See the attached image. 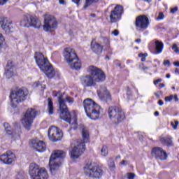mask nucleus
<instances>
[{"label":"nucleus","instance_id":"nucleus-61","mask_svg":"<svg viewBox=\"0 0 179 179\" xmlns=\"http://www.w3.org/2000/svg\"><path fill=\"white\" fill-rule=\"evenodd\" d=\"M141 39H137L136 40V43H141Z\"/></svg>","mask_w":179,"mask_h":179},{"label":"nucleus","instance_id":"nucleus-22","mask_svg":"<svg viewBox=\"0 0 179 179\" xmlns=\"http://www.w3.org/2000/svg\"><path fill=\"white\" fill-rule=\"evenodd\" d=\"M31 146L37 150V152H45L47 147L45 146V143L43 141L38 140H31Z\"/></svg>","mask_w":179,"mask_h":179},{"label":"nucleus","instance_id":"nucleus-4","mask_svg":"<svg viewBox=\"0 0 179 179\" xmlns=\"http://www.w3.org/2000/svg\"><path fill=\"white\" fill-rule=\"evenodd\" d=\"M82 135L83 141H78L77 144L70 152L71 157L73 160H75V159H78L80 156H82V154L85 152V143H87V142H89V130H87L86 127L83 128Z\"/></svg>","mask_w":179,"mask_h":179},{"label":"nucleus","instance_id":"nucleus-13","mask_svg":"<svg viewBox=\"0 0 179 179\" xmlns=\"http://www.w3.org/2000/svg\"><path fill=\"white\" fill-rule=\"evenodd\" d=\"M48 135L50 141H52V142H58V141H61L62 136H64L62 131L55 126H51L49 128Z\"/></svg>","mask_w":179,"mask_h":179},{"label":"nucleus","instance_id":"nucleus-23","mask_svg":"<svg viewBox=\"0 0 179 179\" xmlns=\"http://www.w3.org/2000/svg\"><path fill=\"white\" fill-rule=\"evenodd\" d=\"M42 72H44V73L49 78V79H52L54 76H55V70H54V68L50 64V62L43 66V69H41Z\"/></svg>","mask_w":179,"mask_h":179},{"label":"nucleus","instance_id":"nucleus-8","mask_svg":"<svg viewBox=\"0 0 179 179\" xmlns=\"http://www.w3.org/2000/svg\"><path fill=\"white\" fill-rule=\"evenodd\" d=\"M83 170L85 176L91 178H100L103 176V169L101 167L93 163H87L84 166Z\"/></svg>","mask_w":179,"mask_h":179},{"label":"nucleus","instance_id":"nucleus-58","mask_svg":"<svg viewBox=\"0 0 179 179\" xmlns=\"http://www.w3.org/2000/svg\"><path fill=\"white\" fill-rule=\"evenodd\" d=\"M171 76L170 74H166V78H167V79H170Z\"/></svg>","mask_w":179,"mask_h":179},{"label":"nucleus","instance_id":"nucleus-40","mask_svg":"<svg viewBox=\"0 0 179 179\" xmlns=\"http://www.w3.org/2000/svg\"><path fill=\"white\" fill-rule=\"evenodd\" d=\"M139 69L141 71H148V69H149V67L143 65V64H141L139 65Z\"/></svg>","mask_w":179,"mask_h":179},{"label":"nucleus","instance_id":"nucleus-57","mask_svg":"<svg viewBox=\"0 0 179 179\" xmlns=\"http://www.w3.org/2000/svg\"><path fill=\"white\" fill-rule=\"evenodd\" d=\"M155 96L157 97V99H160V95L157 93H155Z\"/></svg>","mask_w":179,"mask_h":179},{"label":"nucleus","instance_id":"nucleus-50","mask_svg":"<svg viewBox=\"0 0 179 179\" xmlns=\"http://www.w3.org/2000/svg\"><path fill=\"white\" fill-rule=\"evenodd\" d=\"M80 1V0H72V2L76 3V5H77L78 6H79V2Z\"/></svg>","mask_w":179,"mask_h":179},{"label":"nucleus","instance_id":"nucleus-56","mask_svg":"<svg viewBox=\"0 0 179 179\" xmlns=\"http://www.w3.org/2000/svg\"><path fill=\"white\" fill-rule=\"evenodd\" d=\"M159 87H164V86H166L164 83H160L159 85Z\"/></svg>","mask_w":179,"mask_h":179},{"label":"nucleus","instance_id":"nucleus-2","mask_svg":"<svg viewBox=\"0 0 179 179\" xmlns=\"http://www.w3.org/2000/svg\"><path fill=\"white\" fill-rule=\"evenodd\" d=\"M66 101L68 103H73V99L71 96H66V97L64 95H59L58 97L59 108V118L68 122L69 124H72V125H77L78 119L76 118V113H73V115H71V113L68 110V106H66Z\"/></svg>","mask_w":179,"mask_h":179},{"label":"nucleus","instance_id":"nucleus-60","mask_svg":"<svg viewBox=\"0 0 179 179\" xmlns=\"http://www.w3.org/2000/svg\"><path fill=\"white\" fill-rule=\"evenodd\" d=\"M155 115L156 117H157V116L159 115V113H158L157 111H156V112L155 113Z\"/></svg>","mask_w":179,"mask_h":179},{"label":"nucleus","instance_id":"nucleus-46","mask_svg":"<svg viewBox=\"0 0 179 179\" xmlns=\"http://www.w3.org/2000/svg\"><path fill=\"white\" fill-rule=\"evenodd\" d=\"M112 34H114L115 36H118L120 34V32L118 31V30L115 29L113 32Z\"/></svg>","mask_w":179,"mask_h":179},{"label":"nucleus","instance_id":"nucleus-52","mask_svg":"<svg viewBox=\"0 0 179 179\" xmlns=\"http://www.w3.org/2000/svg\"><path fill=\"white\" fill-rule=\"evenodd\" d=\"M173 99H174L175 101H178V96L177 95H174Z\"/></svg>","mask_w":179,"mask_h":179},{"label":"nucleus","instance_id":"nucleus-17","mask_svg":"<svg viewBox=\"0 0 179 179\" xmlns=\"http://www.w3.org/2000/svg\"><path fill=\"white\" fill-rule=\"evenodd\" d=\"M149 18L146 15H140L136 17V26L137 29H141V30H146L149 27Z\"/></svg>","mask_w":179,"mask_h":179},{"label":"nucleus","instance_id":"nucleus-6","mask_svg":"<svg viewBox=\"0 0 179 179\" xmlns=\"http://www.w3.org/2000/svg\"><path fill=\"white\" fill-rule=\"evenodd\" d=\"M66 156V152L62 150H57L53 151L49 160V166L52 173L55 170H58V167L61 166V159H64Z\"/></svg>","mask_w":179,"mask_h":179},{"label":"nucleus","instance_id":"nucleus-9","mask_svg":"<svg viewBox=\"0 0 179 179\" xmlns=\"http://www.w3.org/2000/svg\"><path fill=\"white\" fill-rule=\"evenodd\" d=\"M29 175L32 179H48V173L45 169H40L38 165L31 164L29 166Z\"/></svg>","mask_w":179,"mask_h":179},{"label":"nucleus","instance_id":"nucleus-51","mask_svg":"<svg viewBox=\"0 0 179 179\" xmlns=\"http://www.w3.org/2000/svg\"><path fill=\"white\" fill-rule=\"evenodd\" d=\"M158 104H159L160 106H163V104H164V103H163V100L160 99L158 101Z\"/></svg>","mask_w":179,"mask_h":179},{"label":"nucleus","instance_id":"nucleus-28","mask_svg":"<svg viewBox=\"0 0 179 179\" xmlns=\"http://www.w3.org/2000/svg\"><path fill=\"white\" fill-rule=\"evenodd\" d=\"M47 110L49 115H52V114H54V103L52 102V99H51V98L48 99Z\"/></svg>","mask_w":179,"mask_h":179},{"label":"nucleus","instance_id":"nucleus-18","mask_svg":"<svg viewBox=\"0 0 179 179\" xmlns=\"http://www.w3.org/2000/svg\"><path fill=\"white\" fill-rule=\"evenodd\" d=\"M152 156L157 160H167V152L160 147H155L152 148Z\"/></svg>","mask_w":179,"mask_h":179},{"label":"nucleus","instance_id":"nucleus-54","mask_svg":"<svg viewBox=\"0 0 179 179\" xmlns=\"http://www.w3.org/2000/svg\"><path fill=\"white\" fill-rule=\"evenodd\" d=\"M59 3H60V5H64V3H65V1L64 0H59Z\"/></svg>","mask_w":179,"mask_h":179},{"label":"nucleus","instance_id":"nucleus-26","mask_svg":"<svg viewBox=\"0 0 179 179\" xmlns=\"http://www.w3.org/2000/svg\"><path fill=\"white\" fill-rule=\"evenodd\" d=\"M69 65L71 69H75L76 71H79L82 68V62L77 57L73 62L69 63Z\"/></svg>","mask_w":179,"mask_h":179},{"label":"nucleus","instance_id":"nucleus-30","mask_svg":"<svg viewBox=\"0 0 179 179\" xmlns=\"http://www.w3.org/2000/svg\"><path fill=\"white\" fill-rule=\"evenodd\" d=\"M163 47H164L163 42L156 41H155L156 54H162V52H163Z\"/></svg>","mask_w":179,"mask_h":179},{"label":"nucleus","instance_id":"nucleus-42","mask_svg":"<svg viewBox=\"0 0 179 179\" xmlns=\"http://www.w3.org/2000/svg\"><path fill=\"white\" fill-rule=\"evenodd\" d=\"M173 96L170 95L169 96L165 97L164 100L165 101L169 102V101H171L173 100Z\"/></svg>","mask_w":179,"mask_h":179},{"label":"nucleus","instance_id":"nucleus-48","mask_svg":"<svg viewBox=\"0 0 179 179\" xmlns=\"http://www.w3.org/2000/svg\"><path fill=\"white\" fill-rule=\"evenodd\" d=\"M9 0H0V5L3 6L8 2Z\"/></svg>","mask_w":179,"mask_h":179},{"label":"nucleus","instance_id":"nucleus-15","mask_svg":"<svg viewBox=\"0 0 179 179\" xmlns=\"http://www.w3.org/2000/svg\"><path fill=\"white\" fill-rule=\"evenodd\" d=\"M17 160L16 158V155L13 152L8 150L0 155V162L3 163V164H7L10 166L13 163H15Z\"/></svg>","mask_w":179,"mask_h":179},{"label":"nucleus","instance_id":"nucleus-64","mask_svg":"<svg viewBox=\"0 0 179 179\" xmlns=\"http://www.w3.org/2000/svg\"><path fill=\"white\" fill-rule=\"evenodd\" d=\"M117 66H121V64H117Z\"/></svg>","mask_w":179,"mask_h":179},{"label":"nucleus","instance_id":"nucleus-25","mask_svg":"<svg viewBox=\"0 0 179 179\" xmlns=\"http://www.w3.org/2000/svg\"><path fill=\"white\" fill-rule=\"evenodd\" d=\"M5 75L7 79H10L15 75V66L12 61H8L6 66Z\"/></svg>","mask_w":179,"mask_h":179},{"label":"nucleus","instance_id":"nucleus-44","mask_svg":"<svg viewBox=\"0 0 179 179\" xmlns=\"http://www.w3.org/2000/svg\"><path fill=\"white\" fill-rule=\"evenodd\" d=\"M164 65L170 66V65H171V63L170 62V60H164Z\"/></svg>","mask_w":179,"mask_h":179},{"label":"nucleus","instance_id":"nucleus-34","mask_svg":"<svg viewBox=\"0 0 179 179\" xmlns=\"http://www.w3.org/2000/svg\"><path fill=\"white\" fill-rule=\"evenodd\" d=\"M126 99H127V100H131L132 99V92L129 88L126 90Z\"/></svg>","mask_w":179,"mask_h":179},{"label":"nucleus","instance_id":"nucleus-1","mask_svg":"<svg viewBox=\"0 0 179 179\" xmlns=\"http://www.w3.org/2000/svg\"><path fill=\"white\" fill-rule=\"evenodd\" d=\"M87 72L90 73L82 78L81 83L84 87H93L101 82L106 80V74L101 69L90 66Z\"/></svg>","mask_w":179,"mask_h":179},{"label":"nucleus","instance_id":"nucleus-38","mask_svg":"<svg viewBox=\"0 0 179 179\" xmlns=\"http://www.w3.org/2000/svg\"><path fill=\"white\" fill-rule=\"evenodd\" d=\"M24 173L23 171H20L17 175V179H23Z\"/></svg>","mask_w":179,"mask_h":179},{"label":"nucleus","instance_id":"nucleus-47","mask_svg":"<svg viewBox=\"0 0 179 179\" xmlns=\"http://www.w3.org/2000/svg\"><path fill=\"white\" fill-rule=\"evenodd\" d=\"M162 78H159L157 80H154V85H157V83H160V82H162Z\"/></svg>","mask_w":179,"mask_h":179},{"label":"nucleus","instance_id":"nucleus-21","mask_svg":"<svg viewBox=\"0 0 179 179\" xmlns=\"http://www.w3.org/2000/svg\"><path fill=\"white\" fill-rule=\"evenodd\" d=\"M98 96L101 99V100H103L105 101H111V95H110V92L107 90V87L102 86L97 91Z\"/></svg>","mask_w":179,"mask_h":179},{"label":"nucleus","instance_id":"nucleus-3","mask_svg":"<svg viewBox=\"0 0 179 179\" xmlns=\"http://www.w3.org/2000/svg\"><path fill=\"white\" fill-rule=\"evenodd\" d=\"M83 106L87 116L91 120H99L103 116V108L93 100L90 99L84 100Z\"/></svg>","mask_w":179,"mask_h":179},{"label":"nucleus","instance_id":"nucleus-43","mask_svg":"<svg viewBox=\"0 0 179 179\" xmlns=\"http://www.w3.org/2000/svg\"><path fill=\"white\" fill-rule=\"evenodd\" d=\"M135 177V175L132 173H127V178L128 179H134Z\"/></svg>","mask_w":179,"mask_h":179},{"label":"nucleus","instance_id":"nucleus-11","mask_svg":"<svg viewBox=\"0 0 179 179\" xmlns=\"http://www.w3.org/2000/svg\"><path fill=\"white\" fill-rule=\"evenodd\" d=\"M37 114L38 112L36 109L29 108L27 110L24 118L22 120V124L23 127H24L25 129L30 131V127H31Z\"/></svg>","mask_w":179,"mask_h":179},{"label":"nucleus","instance_id":"nucleus-14","mask_svg":"<svg viewBox=\"0 0 179 179\" xmlns=\"http://www.w3.org/2000/svg\"><path fill=\"white\" fill-rule=\"evenodd\" d=\"M122 13H124V8L122 6L117 5L110 12L109 16L110 23H117V22L121 20Z\"/></svg>","mask_w":179,"mask_h":179},{"label":"nucleus","instance_id":"nucleus-59","mask_svg":"<svg viewBox=\"0 0 179 179\" xmlns=\"http://www.w3.org/2000/svg\"><path fill=\"white\" fill-rule=\"evenodd\" d=\"M178 72H179L178 69H175V73H178Z\"/></svg>","mask_w":179,"mask_h":179},{"label":"nucleus","instance_id":"nucleus-63","mask_svg":"<svg viewBox=\"0 0 179 179\" xmlns=\"http://www.w3.org/2000/svg\"><path fill=\"white\" fill-rule=\"evenodd\" d=\"M144 1H145L146 2H151L152 1V0H144Z\"/></svg>","mask_w":179,"mask_h":179},{"label":"nucleus","instance_id":"nucleus-24","mask_svg":"<svg viewBox=\"0 0 179 179\" xmlns=\"http://www.w3.org/2000/svg\"><path fill=\"white\" fill-rule=\"evenodd\" d=\"M90 48H91V50L92 51V52H94V54H96V55H100V54H101V52H103V45H101L94 41H92L91 42Z\"/></svg>","mask_w":179,"mask_h":179},{"label":"nucleus","instance_id":"nucleus-5","mask_svg":"<svg viewBox=\"0 0 179 179\" xmlns=\"http://www.w3.org/2000/svg\"><path fill=\"white\" fill-rule=\"evenodd\" d=\"M108 115L113 124L118 125L125 121V112L121 106H110L108 109Z\"/></svg>","mask_w":179,"mask_h":179},{"label":"nucleus","instance_id":"nucleus-33","mask_svg":"<svg viewBox=\"0 0 179 179\" xmlns=\"http://www.w3.org/2000/svg\"><path fill=\"white\" fill-rule=\"evenodd\" d=\"M101 156H103V157H106L108 155V149L106 145L102 146L101 149Z\"/></svg>","mask_w":179,"mask_h":179},{"label":"nucleus","instance_id":"nucleus-31","mask_svg":"<svg viewBox=\"0 0 179 179\" xmlns=\"http://www.w3.org/2000/svg\"><path fill=\"white\" fill-rule=\"evenodd\" d=\"M97 2H99V0H85L84 8L86 9V8H89V6L93 5V3H97Z\"/></svg>","mask_w":179,"mask_h":179},{"label":"nucleus","instance_id":"nucleus-32","mask_svg":"<svg viewBox=\"0 0 179 179\" xmlns=\"http://www.w3.org/2000/svg\"><path fill=\"white\" fill-rule=\"evenodd\" d=\"M108 166L110 171H114V170H115V163L114 162V160L110 159L108 161Z\"/></svg>","mask_w":179,"mask_h":179},{"label":"nucleus","instance_id":"nucleus-53","mask_svg":"<svg viewBox=\"0 0 179 179\" xmlns=\"http://www.w3.org/2000/svg\"><path fill=\"white\" fill-rule=\"evenodd\" d=\"M173 65H174L175 66H179V62L178 61V62H173Z\"/></svg>","mask_w":179,"mask_h":179},{"label":"nucleus","instance_id":"nucleus-45","mask_svg":"<svg viewBox=\"0 0 179 179\" xmlns=\"http://www.w3.org/2000/svg\"><path fill=\"white\" fill-rule=\"evenodd\" d=\"M178 10V7H175L171 9V13H176Z\"/></svg>","mask_w":179,"mask_h":179},{"label":"nucleus","instance_id":"nucleus-49","mask_svg":"<svg viewBox=\"0 0 179 179\" xmlns=\"http://www.w3.org/2000/svg\"><path fill=\"white\" fill-rule=\"evenodd\" d=\"M121 164H122V166H127V165L128 164V161H127V160H122V161L121 162Z\"/></svg>","mask_w":179,"mask_h":179},{"label":"nucleus","instance_id":"nucleus-27","mask_svg":"<svg viewBox=\"0 0 179 179\" xmlns=\"http://www.w3.org/2000/svg\"><path fill=\"white\" fill-rule=\"evenodd\" d=\"M159 141L162 145H166V146L173 145V138L168 136L165 137H160Z\"/></svg>","mask_w":179,"mask_h":179},{"label":"nucleus","instance_id":"nucleus-16","mask_svg":"<svg viewBox=\"0 0 179 179\" xmlns=\"http://www.w3.org/2000/svg\"><path fill=\"white\" fill-rule=\"evenodd\" d=\"M63 57L67 64H71V62H73V61L78 59V55H76L75 50L71 48L64 49Z\"/></svg>","mask_w":179,"mask_h":179},{"label":"nucleus","instance_id":"nucleus-37","mask_svg":"<svg viewBox=\"0 0 179 179\" xmlns=\"http://www.w3.org/2000/svg\"><path fill=\"white\" fill-rule=\"evenodd\" d=\"M172 50L174 51V52H179V48L176 43L172 45Z\"/></svg>","mask_w":179,"mask_h":179},{"label":"nucleus","instance_id":"nucleus-7","mask_svg":"<svg viewBox=\"0 0 179 179\" xmlns=\"http://www.w3.org/2000/svg\"><path fill=\"white\" fill-rule=\"evenodd\" d=\"M27 97V90L24 88H20L10 93V105L12 107H17L19 103H23Z\"/></svg>","mask_w":179,"mask_h":179},{"label":"nucleus","instance_id":"nucleus-29","mask_svg":"<svg viewBox=\"0 0 179 179\" xmlns=\"http://www.w3.org/2000/svg\"><path fill=\"white\" fill-rule=\"evenodd\" d=\"M3 125L6 129V134L7 135H12L11 138H16V136H17V134L12 131V129H10V125H9L8 123H4Z\"/></svg>","mask_w":179,"mask_h":179},{"label":"nucleus","instance_id":"nucleus-36","mask_svg":"<svg viewBox=\"0 0 179 179\" xmlns=\"http://www.w3.org/2000/svg\"><path fill=\"white\" fill-rule=\"evenodd\" d=\"M138 57L139 58H141V61L143 62L146 61V57H148V53H145V54L140 53L138 54Z\"/></svg>","mask_w":179,"mask_h":179},{"label":"nucleus","instance_id":"nucleus-39","mask_svg":"<svg viewBox=\"0 0 179 179\" xmlns=\"http://www.w3.org/2000/svg\"><path fill=\"white\" fill-rule=\"evenodd\" d=\"M164 19V14L162 12H160L157 17V20H163Z\"/></svg>","mask_w":179,"mask_h":179},{"label":"nucleus","instance_id":"nucleus-12","mask_svg":"<svg viewBox=\"0 0 179 179\" xmlns=\"http://www.w3.org/2000/svg\"><path fill=\"white\" fill-rule=\"evenodd\" d=\"M57 26L58 22H57V19H55L54 15H51L50 14H46L44 15V21L43 24L44 31H53V30H55Z\"/></svg>","mask_w":179,"mask_h":179},{"label":"nucleus","instance_id":"nucleus-10","mask_svg":"<svg viewBox=\"0 0 179 179\" xmlns=\"http://www.w3.org/2000/svg\"><path fill=\"white\" fill-rule=\"evenodd\" d=\"M22 27H34L40 29L41 27V21L33 15H25L20 23Z\"/></svg>","mask_w":179,"mask_h":179},{"label":"nucleus","instance_id":"nucleus-20","mask_svg":"<svg viewBox=\"0 0 179 179\" xmlns=\"http://www.w3.org/2000/svg\"><path fill=\"white\" fill-rule=\"evenodd\" d=\"M34 59L36 60V63L40 69H43L45 65H48V59L44 57V55L40 52H36L34 55Z\"/></svg>","mask_w":179,"mask_h":179},{"label":"nucleus","instance_id":"nucleus-41","mask_svg":"<svg viewBox=\"0 0 179 179\" xmlns=\"http://www.w3.org/2000/svg\"><path fill=\"white\" fill-rule=\"evenodd\" d=\"M171 124L173 129H177V127L178 126V121H175V122H172Z\"/></svg>","mask_w":179,"mask_h":179},{"label":"nucleus","instance_id":"nucleus-55","mask_svg":"<svg viewBox=\"0 0 179 179\" xmlns=\"http://www.w3.org/2000/svg\"><path fill=\"white\" fill-rule=\"evenodd\" d=\"M104 41H106L107 43V45H110V41H108V38H105Z\"/></svg>","mask_w":179,"mask_h":179},{"label":"nucleus","instance_id":"nucleus-62","mask_svg":"<svg viewBox=\"0 0 179 179\" xmlns=\"http://www.w3.org/2000/svg\"><path fill=\"white\" fill-rule=\"evenodd\" d=\"M116 159H121V156H120V155H117V156L116 157Z\"/></svg>","mask_w":179,"mask_h":179},{"label":"nucleus","instance_id":"nucleus-19","mask_svg":"<svg viewBox=\"0 0 179 179\" xmlns=\"http://www.w3.org/2000/svg\"><path fill=\"white\" fill-rule=\"evenodd\" d=\"M0 24L2 30L6 34H10L13 31V27H12V21L9 20L8 17H3L0 19Z\"/></svg>","mask_w":179,"mask_h":179},{"label":"nucleus","instance_id":"nucleus-35","mask_svg":"<svg viewBox=\"0 0 179 179\" xmlns=\"http://www.w3.org/2000/svg\"><path fill=\"white\" fill-rule=\"evenodd\" d=\"M4 42H5V38H3V35H2V34H0V52Z\"/></svg>","mask_w":179,"mask_h":179}]
</instances>
